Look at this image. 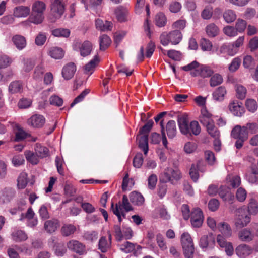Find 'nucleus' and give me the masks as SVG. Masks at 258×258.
Listing matches in <instances>:
<instances>
[{
    "instance_id": "obj_1",
    "label": "nucleus",
    "mask_w": 258,
    "mask_h": 258,
    "mask_svg": "<svg viewBox=\"0 0 258 258\" xmlns=\"http://www.w3.org/2000/svg\"><path fill=\"white\" fill-rule=\"evenodd\" d=\"M258 133V124L256 122H248L241 126L235 125L231 131V136L236 140L235 147L237 149H241L244 143L248 139L249 134H255Z\"/></svg>"
},
{
    "instance_id": "obj_2",
    "label": "nucleus",
    "mask_w": 258,
    "mask_h": 258,
    "mask_svg": "<svg viewBox=\"0 0 258 258\" xmlns=\"http://www.w3.org/2000/svg\"><path fill=\"white\" fill-rule=\"evenodd\" d=\"M247 213L246 208L245 206L239 208L236 210V215L237 216L235 225L237 228L244 227L250 222V215H255L258 212V205L256 201L253 198L250 199L247 206Z\"/></svg>"
},
{
    "instance_id": "obj_3",
    "label": "nucleus",
    "mask_w": 258,
    "mask_h": 258,
    "mask_svg": "<svg viewBox=\"0 0 258 258\" xmlns=\"http://www.w3.org/2000/svg\"><path fill=\"white\" fill-rule=\"evenodd\" d=\"M217 228L221 234H218L217 237V242L222 248H225V251L228 256H231L234 251L232 244L227 242L225 238L232 236V230L230 226L226 222H220L217 225Z\"/></svg>"
},
{
    "instance_id": "obj_4",
    "label": "nucleus",
    "mask_w": 258,
    "mask_h": 258,
    "mask_svg": "<svg viewBox=\"0 0 258 258\" xmlns=\"http://www.w3.org/2000/svg\"><path fill=\"white\" fill-rule=\"evenodd\" d=\"M46 9V5L44 2L38 0L35 1L31 8V22L35 24H41L44 19V13Z\"/></svg>"
},
{
    "instance_id": "obj_5",
    "label": "nucleus",
    "mask_w": 258,
    "mask_h": 258,
    "mask_svg": "<svg viewBox=\"0 0 258 258\" xmlns=\"http://www.w3.org/2000/svg\"><path fill=\"white\" fill-rule=\"evenodd\" d=\"M182 35L179 30H175L168 33L163 32L160 35V43L166 46L171 43L172 45L178 44L182 40Z\"/></svg>"
},
{
    "instance_id": "obj_6",
    "label": "nucleus",
    "mask_w": 258,
    "mask_h": 258,
    "mask_svg": "<svg viewBox=\"0 0 258 258\" xmlns=\"http://www.w3.org/2000/svg\"><path fill=\"white\" fill-rule=\"evenodd\" d=\"M111 209L113 213L117 217L118 221L120 223L122 221L121 217L125 218V212H129L133 210L132 207L128 202V199L126 195H123L122 197V203L119 202L115 205L114 207V204L111 203Z\"/></svg>"
},
{
    "instance_id": "obj_7",
    "label": "nucleus",
    "mask_w": 258,
    "mask_h": 258,
    "mask_svg": "<svg viewBox=\"0 0 258 258\" xmlns=\"http://www.w3.org/2000/svg\"><path fill=\"white\" fill-rule=\"evenodd\" d=\"M177 122L181 133L187 138H191L194 134V127H192L194 121H190L189 124L188 116L184 114L178 116Z\"/></svg>"
},
{
    "instance_id": "obj_8",
    "label": "nucleus",
    "mask_w": 258,
    "mask_h": 258,
    "mask_svg": "<svg viewBox=\"0 0 258 258\" xmlns=\"http://www.w3.org/2000/svg\"><path fill=\"white\" fill-rule=\"evenodd\" d=\"M181 243L185 257L193 258L194 242L192 238L188 233L184 232L181 235Z\"/></svg>"
},
{
    "instance_id": "obj_9",
    "label": "nucleus",
    "mask_w": 258,
    "mask_h": 258,
    "mask_svg": "<svg viewBox=\"0 0 258 258\" xmlns=\"http://www.w3.org/2000/svg\"><path fill=\"white\" fill-rule=\"evenodd\" d=\"M181 177V172L178 169L168 167L161 175L160 179L165 183L170 182L172 184H175Z\"/></svg>"
},
{
    "instance_id": "obj_10",
    "label": "nucleus",
    "mask_w": 258,
    "mask_h": 258,
    "mask_svg": "<svg viewBox=\"0 0 258 258\" xmlns=\"http://www.w3.org/2000/svg\"><path fill=\"white\" fill-rule=\"evenodd\" d=\"M66 4L63 0H54L50 7L51 14L53 17L51 18V22L61 17L65 11Z\"/></svg>"
},
{
    "instance_id": "obj_11",
    "label": "nucleus",
    "mask_w": 258,
    "mask_h": 258,
    "mask_svg": "<svg viewBox=\"0 0 258 258\" xmlns=\"http://www.w3.org/2000/svg\"><path fill=\"white\" fill-rule=\"evenodd\" d=\"M213 74V70L209 66L200 64L195 60V76H200L203 78L210 77Z\"/></svg>"
},
{
    "instance_id": "obj_12",
    "label": "nucleus",
    "mask_w": 258,
    "mask_h": 258,
    "mask_svg": "<svg viewBox=\"0 0 258 258\" xmlns=\"http://www.w3.org/2000/svg\"><path fill=\"white\" fill-rule=\"evenodd\" d=\"M92 47L91 43L88 41H85L83 43L76 42L74 45V49L79 51L83 57L87 56L90 54Z\"/></svg>"
},
{
    "instance_id": "obj_13",
    "label": "nucleus",
    "mask_w": 258,
    "mask_h": 258,
    "mask_svg": "<svg viewBox=\"0 0 258 258\" xmlns=\"http://www.w3.org/2000/svg\"><path fill=\"white\" fill-rule=\"evenodd\" d=\"M45 123V117L40 114H34L27 121V124L34 128H40L43 126Z\"/></svg>"
},
{
    "instance_id": "obj_14",
    "label": "nucleus",
    "mask_w": 258,
    "mask_h": 258,
    "mask_svg": "<svg viewBox=\"0 0 258 258\" xmlns=\"http://www.w3.org/2000/svg\"><path fill=\"white\" fill-rule=\"evenodd\" d=\"M76 71V67L74 63L69 62L63 67L61 74L64 79L70 80L74 76Z\"/></svg>"
},
{
    "instance_id": "obj_15",
    "label": "nucleus",
    "mask_w": 258,
    "mask_h": 258,
    "mask_svg": "<svg viewBox=\"0 0 258 258\" xmlns=\"http://www.w3.org/2000/svg\"><path fill=\"white\" fill-rule=\"evenodd\" d=\"M215 243V238L213 234L210 233L208 235H204L201 237L199 245L202 248H205L208 247H212Z\"/></svg>"
},
{
    "instance_id": "obj_16",
    "label": "nucleus",
    "mask_w": 258,
    "mask_h": 258,
    "mask_svg": "<svg viewBox=\"0 0 258 258\" xmlns=\"http://www.w3.org/2000/svg\"><path fill=\"white\" fill-rule=\"evenodd\" d=\"M253 249L248 245L243 244L238 245L236 248V253L240 258H245L251 254Z\"/></svg>"
},
{
    "instance_id": "obj_17",
    "label": "nucleus",
    "mask_w": 258,
    "mask_h": 258,
    "mask_svg": "<svg viewBox=\"0 0 258 258\" xmlns=\"http://www.w3.org/2000/svg\"><path fill=\"white\" fill-rule=\"evenodd\" d=\"M229 107L231 112L235 116H241L245 112L241 102H233L230 103Z\"/></svg>"
},
{
    "instance_id": "obj_18",
    "label": "nucleus",
    "mask_w": 258,
    "mask_h": 258,
    "mask_svg": "<svg viewBox=\"0 0 258 258\" xmlns=\"http://www.w3.org/2000/svg\"><path fill=\"white\" fill-rule=\"evenodd\" d=\"M117 20L120 22L127 21L128 16V10L127 8L122 6L116 8L114 11Z\"/></svg>"
},
{
    "instance_id": "obj_19",
    "label": "nucleus",
    "mask_w": 258,
    "mask_h": 258,
    "mask_svg": "<svg viewBox=\"0 0 258 258\" xmlns=\"http://www.w3.org/2000/svg\"><path fill=\"white\" fill-rule=\"evenodd\" d=\"M67 246L69 249L78 253L82 254L85 251V247L81 243L77 240H71L68 244Z\"/></svg>"
},
{
    "instance_id": "obj_20",
    "label": "nucleus",
    "mask_w": 258,
    "mask_h": 258,
    "mask_svg": "<svg viewBox=\"0 0 258 258\" xmlns=\"http://www.w3.org/2000/svg\"><path fill=\"white\" fill-rule=\"evenodd\" d=\"M59 226V221L56 219H52L45 222L44 228L47 232L51 233L55 232Z\"/></svg>"
},
{
    "instance_id": "obj_21",
    "label": "nucleus",
    "mask_w": 258,
    "mask_h": 258,
    "mask_svg": "<svg viewBox=\"0 0 258 258\" xmlns=\"http://www.w3.org/2000/svg\"><path fill=\"white\" fill-rule=\"evenodd\" d=\"M30 12L28 7L20 6L15 7L13 10V16L17 18H24L27 17Z\"/></svg>"
},
{
    "instance_id": "obj_22",
    "label": "nucleus",
    "mask_w": 258,
    "mask_h": 258,
    "mask_svg": "<svg viewBox=\"0 0 258 258\" xmlns=\"http://www.w3.org/2000/svg\"><path fill=\"white\" fill-rule=\"evenodd\" d=\"M201 115L200 117V121L204 125L213 123L212 114L208 112L206 107H203L201 110Z\"/></svg>"
},
{
    "instance_id": "obj_23",
    "label": "nucleus",
    "mask_w": 258,
    "mask_h": 258,
    "mask_svg": "<svg viewBox=\"0 0 258 258\" xmlns=\"http://www.w3.org/2000/svg\"><path fill=\"white\" fill-rule=\"evenodd\" d=\"M12 41L14 45L19 50L23 49L26 46V40L23 36L16 35L12 37Z\"/></svg>"
},
{
    "instance_id": "obj_24",
    "label": "nucleus",
    "mask_w": 258,
    "mask_h": 258,
    "mask_svg": "<svg viewBox=\"0 0 258 258\" xmlns=\"http://www.w3.org/2000/svg\"><path fill=\"white\" fill-rule=\"evenodd\" d=\"M166 131L169 139L174 138L176 135V123L174 120H170L166 126Z\"/></svg>"
},
{
    "instance_id": "obj_25",
    "label": "nucleus",
    "mask_w": 258,
    "mask_h": 258,
    "mask_svg": "<svg viewBox=\"0 0 258 258\" xmlns=\"http://www.w3.org/2000/svg\"><path fill=\"white\" fill-rule=\"evenodd\" d=\"M99 62L98 56L96 55L94 58L86 64L84 67V72L85 74L90 75L94 71L95 68Z\"/></svg>"
},
{
    "instance_id": "obj_26",
    "label": "nucleus",
    "mask_w": 258,
    "mask_h": 258,
    "mask_svg": "<svg viewBox=\"0 0 258 258\" xmlns=\"http://www.w3.org/2000/svg\"><path fill=\"white\" fill-rule=\"evenodd\" d=\"M130 201L136 205H141L144 202V198L139 192L133 191L130 195Z\"/></svg>"
},
{
    "instance_id": "obj_27",
    "label": "nucleus",
    "mask_w": 258,
    "mask_h": 258,
    "mask_svg": "<svg viewBox=\"0 0 258 258\" xmlns=\"http://www.w3.org/2000/svg\"><path fill=\"white\" fill-rule=\"evenodd\" d=\"M23 88V84L19 81H13L9 86V91L12 94L22 92Z\"/></svg>"
},
{
    "instance_id": "obj_28",
    "label": "nucleus",
    "mask_w": 258,
    "mask_h": 258,
    "mask_svg": "<svg viewBox=\"0 0 258 258\" xmlns=\"http://www.w3.org/2000/svg\"><path fill=\"white\" fill-rule=\"evenodd\" d=\"M206 170V164L204 160H199L196 165V169L195 168V183L197 181L199 178L200 175L198 171L203 173Z\"/></svg>"
},
{
    "instance_id": "obj_29",
    "label": "nucleus",
    "mask_w": 258,
    "mask_h": 258,
    "mask_svg": "<svg viewBox=\"0 0 258 258\" xmlns=\"http://www.w3.org/2000/svg\"><path fill=\"white\" fill-rule=\"evenodd\" d=\"M205 31L207 35L210 37H214L219 33V29L214 23L208 24L205 28Z\"/></svg>"
},
{
    "instance_id": "obj_30",
    "label": "nucleus",
    "mask_w": 258,
    "mask_h": 258,
    "mask_svg": "<svg viewBox=\"0 0 258 258\" xmlns=\"http://www.w3.org/2000/svg\"><path fill=\"white\" fill-rule=\"evenodd\" d=\"M204 221L202 211L199 208H195V227H201Z\"/></svg>"
},
{
    "instance_id": "obj_31",
    "label": "nucleus",
    "mask_w": 258,
    "mask_h": 258,
    "mask_svg": "<svg viewBox=\"0 0 258 258\" xmlns=\"http://www.w3.org/2000/svg\"><path fill=\"white\" fill-rule=\"evenodd\" d=\"M35 154L40 158H44L49 155L48 149L39 144H36L35 147Z\"/></svg>"
},
{
    "instance_id": "obj_32",
    "label": "nucleus",
    "mask_w": 258,
    "mask_h": 258,
    "mask_svg": "<svg viewBox=\"0 0 258 258\" xmlns=\"http://www.w3.org/2000/svg\"><path fill=\"white\" fill-rule=\"evenodd\" d=\"M95 25L96 28L101 31L110 30L111 29V24L109 21L104 22L102 20L98 19L96 20Z\"/></svg>"
},
{
    "instance_id": "obj_33",
    "label": "nucleus",
    "mask_w": 258,
    "mask_h": 258,
    "mask_svg": "<svg viewBox=\"0 0 258 258\" xmlns=\"http://www.w3.org/2000/svg\"><path fill=\"white\" fill-rule=\"evenodd\" d=\"M148 135H143L139 139V146L142 149L145 155L148 153Z\"/></svg>"
},
{
    "instance_id": "obj_34",
    "label": "nucleus",
    "mask_w": 258,
    "mask_h": 258,
    "mask_svg": "<svg viewBox=\"0 0 258 258\" xmlns=\"http://www.w3.org/2000/svg\"><path fill=\"white\" fill-rule=\"evenodd\" d=\"M226 93L225 88L223 86H220L213 93V99L216 101H222L224 99Z\"/></svg>"
},
{
    "instance_id": "obj_35",
    "label": "nucleus",
    "mask_w": 258,
    "mask_h": 258,
    "mask_svg": "<svg viewBox=\"0 0 258 258\" xmlns=\"http://www.w3.org/2000/svg\"><path fill=\"white\" fill-rule=\"evenodd\" d=\"M49 55L56 59H61L64 56L63 50L58 47H52L49 51Z\"/></svg>"
},
{
    "instance_id": "obj_36",
    "label": "nucleus",
    "mask_w": 258,
    "mask_h": 258,
    "mask_svg": "<svg viewBox=\"0 0 258 258\" xmlns=\"http://www.w3.org/2000/svg\"><path fill=\"white\" fill-rule=\"evenodd\" d=\"M111 39L106 35L103 34L99 37L100 49L105 50L110 45Z\"/></svg>"
},
{
    "instance_id": "obj_37",
    "label": "nucleus",
    "mask_w": 258,
    "mask_h": 258,
    "mask_svg": "<svg viewBox=\"0 0 258 258\" xmlns=\"http://www.w3.org/2000/svg\"><path fill=\"white\" fill-rule=\"evenodd\" d=\"M13 239L16 242L25 241L27 239L28 236L26 233L22 230H19L14 231L12 234Z\"/></svg>"
},
{
    "instance_id": "obj_38",
    "label": "nucleus",
    "mask_w": 258,
    "mask_h": 258,
    "mask_svg": "<svg viewBox=\"0 0 258 258\" xmlns=\"http://www.w3.org/2000/svg\"><path fill=\"white\" fill-rule=\"evenodd\" d=\"M223 17L226 23H231L236 20V15L233 10L228 9L223 13Z\"/></svg>"
},
{
    "instance_id": "obj_39",
    "label": "nucleus",
    "mask_w": 258,
    "mask_h": 258,
    "mask_svg": "<svg viewBox=\"0 0 258 258\" xmlns=\"http://www.w3.org/2000/svg\"><path fill=\"white\" fill-rule=\"evenodd\" d=\"M239 237L243 241L248 242L252 240L253 235L250 230L245 228L239 232Z\"/></svg>"
},
{
    "instance_id": "obj_40",
    "label": "nucleus",
    "mask_w": 258,
    "mask_h": 258,
    "mask_svg": "<svg viewBox=\"0 0 258 258\" xmlns=\"http://www.w3.org/2000/svg\"><path fill=\"white\" fill-rule=\"evenodd\" d=\"M155 22L156 26L159 27H162L166 25L167 18L164 14L160 12L156 14L155 18Z\"/></svg>"
},
{
    "instance_id": "obj_41",
    "label": "nucleus",
    "mask_w": 258,
    "mask_h": 258,
    "mask_svg": "<svg viewBox=\"0 0 258 258\" xmlns=\"http://www.w3.org/2000/svg\"><path fill=\"white\" fill-rule=\"evenodd\" d=\"M28 183L27 174L25 172L20 174L17 179V186L19 189H24Z\"/></svg>"
},
{
    "instance_id": "obj_42",
    "label": "nucleus",
    "mask_w": 258,
    "mask_h": 258,
    "mask_svg": "<svg viewBox=\"0 0 258 258\" xmlns=\"http://www.w3.org/2000/svg\"><path fill=\"white\" fill-rule=\"evenodd\" d=\"M208 134L213 138L220 137V131L214 125L213 122L205 125Z\"/></svg>"
},
{
    "instance_id": "obj_43",
    "label": "nucleus",
    "mask_w": 258,
    "mask_h": 258,
    "mask_svg": "<svg viewBox=\"0 0 258 258\" xmlns=\"http://www.w3.org/2000/svg\"><path fill=\"white\" fill-rule=\"evenodd\" d=\"M221 50L222 52H226L230 56H233L237 53L238 49L234 46V45L229 44L223 45Z\"/></svg>"
},
{
    "instance_id": "obj_44",
    "label": "nucleus",
    "mask_w": 258,
    "mask_h": 258,
    "mask_svg": "<svg viewBox=\"0 0 258 258\" xmlns=\"http://www.w3.org/2000/svg\"><path fill=\"white\" fill-rule=\"evenodd\" d=\"M76 227L71 224H64L61 228L62 234L64 236H68L73 234L76 231Z\"/></svg>"
},
{
    "instance_id": "obj_45",
    "label": "nucleus",
    "mask_w": 258,
    "mask_h": 258,
    "mask_svg": "<svg viewBox=\"0 0 258 258\" xmlns=\"http://www.w3.org/2000/svg\"><path fill=\"white\" fill-rule=\"evenodd\" d=\"M99 249L102 252H106L110 247V242H108L105 237H102L99 241Z\"/></svg>"
},
{
    "instance_id": "obj_46",
    "label": "nucleus",
    "mask_w": 258,
    "mask_h": 258,
    "mask_svg": "<svg viewBox=\"0 0 258 258\" xmlns=\"http://www.w3.org/2000/svg\"><path fill=\"white\" fill-rule=\"evenodd\" d=\"M52 34L55 37H68L70 35V31L68 29L58 28L53 30Z\"/></svg>"
},
{
    "instance_id": "obj_47",
    "label": "nucleus",
    "mask_w": 258,
    "mask_h": 258,
    "mask_svg": "<svg viewBox=\"0 0 258 258\" xmlns=\"http://www.w3.org/2000/svg\"><path fill=\"white\" fill-rule=\"evenodd\" d=\"M243 65L245 68L252 69L255 66V62L251 56L246 55L243 58Z\"/></svg>"
},
{
    "instance_id": "obj_48",
    "label": "nucleus",
    "mask_w": 258,
    "mask_h": 258,
    "mask_svg": "<svg viewBox=\"0 0 258 258\" xmlns=\"http://www.w3.org/2000/svg\"><path fill=\"white\" fill-rule=\"evenodd\" d=\"M223 81L222 76L219 74H215L210 78V85L211 87H215L221 84Z\"/></svg>"
},
{
    "instance_id": "obj_49",
    "label": "nucleus",
    "mask_w": 258,
    "mask_h": 258,
    "mask_svg": "<svg viewBox=\"0 0 258 258\" xmlns=\"http://www.w3.org/2000/svg\"><path fill=\"white\" fill-rule=\"evenodd\" d=\"M26 158L32 164H37L39 162L38 157L31 151H26L25 152Z\"/></svg>"
},
{
    "instance_id": "obj_50",
    "label": "nucleus",
    "mask_w": 258,
    "mask_h": 258,
    "mask_svg": "<svg viewBox=\"0 0 258 258\" xmlns=\"http://www.w3.org/2000/svg\"><path fill=\"white\" fill-rule=\"evenodd\" d=\"M23 70L25 72H29L32 70L34 66V61L29 58H23L22 60Z\"/></svg>"
},
{
    "instance_id": "obj_51",
    "label": "nucleus",
    "mask_w": 258,
    "mask_h": 258,
    "mask_svg": "<svg viewBox=\"0 0 258 258\" xmlns=\"http://www.w3.org/2000/svg\"><path fill=\"white\" fill-rule=\"evenodd\" d=\"M12 63L11 58L4 54H0V69L9 67Z\"/></svg>"
},
{
    "instance_id": "obj_52",
    "label": "nucleus",
    "mask_w": 258,
    "mask_h": 258,
    "mask_svg": "<svg viewBox=\"0 0 258 258\" xmlns=\"http://www.w3.org/2000/svg\"><path fill=\"white\" fill-rule=\"evenodd\" d=\"M120 249L124 252L130 253L135 250V246L133 243L126 241L124 243L120 245Z\"/></svg>"
},
{
    "instance_id": "obj_53",
    "label": "nucleus",
    "mask_w": 258,
    "mask_h": 258,
    "mask_svg": "<svg viewBox=\"0 0 258 258\" xmlns=\"http://www.w3.org/2000/svg\"><path fill=\"white\" fill-rule=\"evenodd\" d=\"M236 96L241 100L245 98L247 90L245 87L241 85H238L236 88Z\"/></svg>"
},
{
    "instance_id": "obj_54",
    "label": "nucleus",
    "mask_w": 258,
    "mask_h": 258,
    "mask_svg": "<svg viewBox=\"0 0 258 258\" xmlns=\"http://www.w3.org/2000/svg\"><path fill=\"white\" fill-rule=\"evenodd\" d=\"M245 105L247 110L251 112H255L257 108V102L254 99H247L245 102Z\"/></svg>"
},
{
    "instance_id": "obj_55",
    "label": "nucleus",
    "mask_w": 258,
    "mask_h": 258,
    "mask_svg": "<svg viewBox=\"0 0 258 258\" xmlns=\"http://www.w3.org/2000/svg\"><path fill=\"white\" fill-rule=\"evenodd\" d=\"M241 61L239 57L234 58L229 65V70L231 72H234L239 68Z\"/></svg>"
},
{
    "instance_id": "obj_56",
    "label": "nucleus",
    "mask_w": 258,
    "mask_h": 258,
    "mask_svg": "<svg viewBox=\"0 0 258 258\" xmlns=\"http://www.w3.org/2000/svg\"><path fill=\"white\" fill-rule=\"evenodd\" d=\"M213 14V8L211 6H207L205 7L204 9L201 13V16L202 18L205 20L210 19Z\"/></svg>"
},
{
    "instance_id": "obj_57",
    "label": "nucleus",
    "mask_w": 258,
    "mask_h": 258,
    "mask_svg": "<svg viewBox=\"0 0 258 258\" xmlns=\"http://www.w3.org/2000/svg\"><path fill=\"white\" fill-rule=\"evenodd\" d=\"M28 136H30L29 134L26 133L21 128H19L15 133V140L16 141H20L27 138Z\"/></svg>"
},
{
    "instance_id": "obj_58",
    "label": "nucleus",
    "mask_w": 258,
    "mask_h": 258,
    "mask_svg": "<svg viewBox=\"0 0 258 258\" xmlns=\"http://www.w3.org/2000/svg\"><path fill=\"white\" fill-rule=\"evenodd\" d=\"M143 157L141 153L136 154L133 160V165L135 168H140L143 163Z\"/></svg>"
},
{
    "instance_id": "obj_59",
    "label": "nucleus",
    "mask_w": 258,
    "mask_h": 258,
    "mask_svg": "<svg viewBox=\"0 0 258 258\" xmlns=\"http://www.w3.org/2000/svg\"><path fill=\"white\" fill-rule=\"evenodd\" d=\"M205 159L210 165H213L216 160L214 153L210 150L205 152Z\"/></svg>"
},
{
    "instance_id": "obj_60",
    "label": "nucleus",
    "mask_w": 258,
    "mask_h": 258,
    "mask_svg": "<svg viewBox=\"0 0 258 258\" xmlns=\"http://www.w3.org/2000/svg\"><path fill=\"white\" fill-rule=\"evenodd\" d=\"M154 124L152 120H149L140 130L139 133L142 135H147L150 131Z\"/></svg>"
},
{
    "instance_id": "obj_61",
    "label": "nucleus",
    "mask_w": 258,
    "mask_h": 258,
    "mask_svg": "<svg viewBox=\"0 0 258 258\" xmlns=\"http://www.w3.org/2000/svg\"><path fill=\"white\" fill-rule=\"evenodd\" d=\"M246 196L247 192L244 189L241 187L238 188L236 192V197L238 201L240 202L244 201L246 199Z\"/></svg>"
},
{
    "instance_id": "obj_62",
    "label": "nucleus",
    "mask_w": 258,
    "mask_h": 258,
    "mask_svg": "<svg viewBox=\"0 0 258 258\" xmlns=\"http://www.w3.org/2000/svg\"><path fill=\"white\" fill-rule=\"evenodd\" d=\"M50 104L56 106H61L63 104V100L58 96L52 95L49 98Z\"/></svg>"
},
{
    "instance_id": "obj_63",
    "label": "nucleus",
    "mask_w": 258,
    "mask_h": 258,
    "mask_svg": "<svg viewBox=\"0 0 258 258\" xmlns=\"http://www.w3.org/2000/svg\"><path fill=\"white\" fill-rule=\"evenodd\" d=\"M166 54L169 58L174 60H180L181 58V53L175 50H168Z\"/></svg>"
},
{
    "instance_id": "obj_64",
    "label": "nucleus",
    "mask_w": 258,
    "mask_h": 258,
    "mask_svg": "<svg viewBox=\"0 0 258 258\" xmlns=\"http://www.w3.org/2000/svg\"><path fill=\"white\" fill-rule=\"evenodd\" d=\"M246 25L247 23L245 20L239 19L236 22L235 29L237 32L241 33L245 30Z\"/></svg>"
}]
</instances>
